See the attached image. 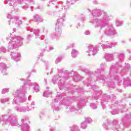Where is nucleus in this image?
Instances as JSON below:
<instances>
[{
    "label": "nucleus",
    "mask_w": 131,
    "mask_h": 131,
    "mask_svg": "<svg viewBox=\"0 0 131 131\" xmlns=\"http://www.w3.org/2000/svg\"><path fill=\"white\" fill-rule=\"evenodd\" d=\"M90 107L92 108V109H97V105H96V104H95L94 103H91L90 104Z\"/></svg>",
    "instance_id": "37998d69"
},
{
    "label": "nucleus",
    "mask_w": 131,
    "mask_h": 131,
    "mask_svg": "<svg viewBox=\"0 0 131 131\" xmlns=\"http://www.w3.org/2000/svg\"><path fill=\"white\" fill-rule=\"evenodd\" d=\"M22 8H23L24 10H27V9H28V6H23V7H22Z\"/></svg>",
    "instance_id": "864d4df0"
},
{
    "label": "nucleus",
    "mask_w": 131,
    "mask_h": 131,
    "mask_svg": "<svg viewBox=\"0 0 131 131\" xmlns=\"http://www.w3.org/2000/svg\"><path fill=\"white\" fill-rule=\"evenodd\" d=\"M40 31L42 34H47L48 33V29L45 27H42L40 29Z\"/></svg>",
    "instance_id": "473e14b6"
},
{
    "label": "nucleus",
    "mask_w": 131,
    "mask_h": 131,
    "mask_svg": "<svg viewBox=\"0 0 131 131\" xmlns=\"http://www.w3.org/2000/svg\"><path fill=\"white\" fill-rule=\"evenodd\" d=\"M24 81V86L19 90H17L12 93V95L14 98L12 100V105H18L20 103H24L25 102V94L26 91L29 90V85L33 86L34 90L36 93H38L39 91V86L37 83H32L30 80H26L25 79H21Z\"/></svg>",
    "instance_id": "20e7f679"
},
{
    "label": "nucleus",
    "mask_w": 131,
    "mask_h": 131,
    "mask_svg": "<svg viewBox=\"0 0 131 131\" xmlns=\"http://www.w3.org/2000/svg\"><path fill=\"white\" fill-rule=\"evenodd\" d=\"M119 62H117L115 66H112L110 68V72L109 77H104L103 75H100L97 77V80H104V83H107L109 88L114 89L115 84L113 81H117L118 85H123L124 88L131 86L130 78L127 77L123 80L118 76V73L115 70V68H121L122 65L121 62L124 61V54L120 53L118 55Z\"/></svg>",
    "instance_id": "f03ea898"
},
{
    "label": "nucleus",
    "mask_w": 131,
    "mask_h": 131,
    "mask_svg": "<svg viewBox=\"0 0 131 131\" xmlns=\"http://www.w3.org/2000/svg\"><path fill=\"white\" fill-rule=\"evenodd\" d=\"M62 33V27L56 26L55 28V34H51L50 36L51 38H58V37H60L61 36V34Z\"/></svg>",
    "instance_id": "a211bd4d"
},
{
    "label": "nucleus",
    "mask_w": 131,
    "mask_h": 131,
    "mask_svg": "<svg viewBox=\"0 0 131 131\" xmlns=\"http://www.w3.org/2000/svg\"><path fill=\"white\" fill-rule=\"evenodd\" d=\"M101 69H98L95 72H91L89 70L85 71V75L88 76V79L83 81L84 85L90 86L92 83H93V80H92V75H95V74H101L102 72L105 70V68H107V66L105 63H102L100 65Z\"/></svg>",
    "instance_id": "6e6552de"
},
{
    "label": "nucleus",
    "mask_w": 131,
    "mask_h": 131,
    "mask_svg": "<svg viewBox=\"0 0 131 131\" xmlns=\"http://www.w3.org/2000/svg\"><path fill=\"white\" fill-rule=\"evenodd\" d=\"M33 37V35H32V34L28 35L27 40H30V39H31V38H32Z\"/></svg>",
    "instance_id": "a18cd8bd"
},
{
    "label": "nucleus",
    "mask_w": 131,
    "mask_h": 131,
    "mask_svg": "<svg viewBox=\"0 0 131 131\" xmlns=\"http://www.w3.org/2000/svg\"><path fill=\"white\" fill-rule=\"evenodd\" d=\"M101 95H102V92L101 91H95L92 96V99L93 100H98V99L100 98V96H101Z\"/></svg>",
    "instance_id": "393cba45"
},
{
    "label": "nucleus",
    "mask_w": 131,
    "mask_h": 131,
    "mask_svg": "<svg viewBox=\"0 0 131 131\" xmlns=\"http://www.w3.org/2000/svg\"><path fill=\"white\" fill-rule=\"evenodd\" d=\"M7 17V19H9V20H8L9 25L15 24L17 26H20L22 24V19L19 16H14V17H12L11 14H8Z\"/></svg>",
    "instance_id": "ddd939ff"
},
{
    "label": "nucleus",
    "mask_w": 131,
    "mask_h": 131,
    "mask_svg": "<svg viewBox=\"0 0 131 131\" xmlns=\"http://www.w3.org/2000/svg\"><path fill=\"white\" fill-rule=\"evenodd\" d=\"M0 117V123L2 122V125L5 126V125H17V116L16 115L11 114L8 116L7 115H2Z\"/></svg>",
    "instance_id": "1a4fd4ad"
},
{
    "label": "nucleus",
    "mask_w": 131,
    "mask_h": 131,
    "mask_svg": "<svg viewBox=\"0 0 131 131\" xmlns=\"http://www.w3.org/2000/svg\"><path fill=\"white\" fill-rule=\"evenodd\" d=\"M73 79L75 81H79V80H80V76H79V74L77 72H75Z\"/></svg>",
    "instance_id": "c756f323"
},
{
    "label": "nucleus",
    "mask_w": 131,
    "mask_h": 131,
    "mask_svg": "<svg viewBox=\"0 0 131 131\" xmlns=\"http://www.w3.org/2000/svg\"><path fill=\"white\" fill-rule=\"evenodd\" d=\"M84 21H85V17H84V16L80 17L76 21V28H79V27H80V22H83Z\"/></svg>",
    "instance_id": "bb28decb"
},
{
    "label": "nucleus",
    "mask_w": 131,
    "mask_h": 131,
    "mask_svg": "<svg viewBox=\"0 0 131 131\" xmlns=\"http://www.w3.org/2000/svg\"><path fill=\"white\" fill-rule=\"evenodd\" d=\"M37 131H40V129H38L37 130Z\"/></svg>",
    "instance_id": "774afa93"
},
{
    "label": "nucleus",
    "mask_w": 131,
    "mask_h": 131,
    "mask_svg": "<svg viewBox=\"0 0 131 131\" xmlns=\"http://www.w3.org/2000/svg\"><path fill=\"white\" fill-rule=\"evenodd\" d=\"M131 118V115L130 114L126 115V119H128V118Z\"/></svg>",
    "instance_id": "603ef678"
},
{
    "label": "nucleus",
    "mask_w": 131,
    "mask_h": 131,
    "mask_svg": "<svg viewBox=\"0 0 131 131\" xmlns=\"http://www.w3.org/2000/svg\"><path fill=\"white\" fill-rule=\"evenodd\" d=\"M33 20L34 22H43V19L41 18V16L35 14L33 16Z\"/></svg>",
    "instance_id": "a878e982"
},
{
    "label": "nucleus",
    "mask_w": 131,
    "mask_h": 131,
    "mask_svg": "<svg viewBox=\"0 0 131 131\" xmlns=\"http://www.w3.org/2000/svg\"><path fill=\"white\" fill-rule=\"evenodd\" d=\"M104 57L106 62H111V61H113V59H114L113 54L110 53H105Z\"/></svg>",
    "instance_id": "b1692460"
},
{
    "label": "nucleus",
    "mask_w": 131,
    "mask_h": 131,
    "mask_svg": "<svg viewBox=\"0 0 131 131\" xmlns=\"http://www.w3.org/2000/svg\"><path fill=\"white\" fill-rule=\"evenodd\" d=\"M28 105L27 106L17 105L14 107L15 111L16 112H19L20 113H26V112H29L31 110L34 109V101H30V96H29L28 98Z\"/></svg>",
    "instance_id": "9d476101"
},
{
    "label": "nucleus",
    "mask_w": 131,
    "mask_h": 131,
    "mask_svg": "<svg viewBox=\"0 0 131 131\" xmlns=\"http://www.w3.org/2000/svg\"><path fill=\"white\" fill-rule=\"evenodd\" d=\"M7 40L9 41L8 47V50H14L16 48H19L23 45V38L22 37L10 34V36L7 37Z\"/></svg>",
    "instance_id": "423d86ee"
},
{
    "label": "nucleus",
    "mask_w": 131,
    "mask_h": 131,
    "mask_svg": "<svg viewBox=\"0 0 131 131\" xmlns=\"http://www.w3.org/2000/svg\"><path fill=\"white\" fill-rule=\"evenodd\" d=\"M26 2L29 3L30 5L31 6H33L35 4L34 0H26Z\"/></svg>",
    "instance_id": "c03bdc74"
},
{
    "label": "nucleus",
    "mask_w": 131,
    "mask_h": 131,
    "mask_svg": "<svg viewBox=\"0 0 131 131\" xmlns=\"http://www.w3.org/2000/svg\"><path fill=\"white\" fill-rule=\"evenodd\" d=\"M85 122L87 124H89V123H92L93 122V120L91 118H86L85 119Z\"/></svg>",
    "instance_id": "58836bf2"
},
{
    "label": "nucleus",
    "mask_w": 131,
    "mask_h": 131,
    "mask_svg": "<svg viewBox=\"0 0 131 131\" xmlns=\"http://www.w3.org/2000/svg\"><path fill=\"white\" fill-rule=\"evenodd\" d=\"M128 40L129 41H131V38H129Z\"/></svg>",
    "instance_id": "69168bd1"
},
{
    "label": "nucleus",
    "mask_w": 131,
    "mask_h": 131,
    "mask_svg": "<svg viewBox=\"0 0 131 131\" xmlns=\"http://www.w3.org/2000/svg\"><path fill=\"white\" fill-rule=\"evenodd\" d=\"M93 4H94V5H98V1H97V0H94L93 1Z\"/></svg>",
    "instance_id": "5fc2aeb1"
},
{
    "label": "nucleus",
    "mask_w": 131,
    "mask_h": 131,
    "mask_svg": "<svg viewBox=\"0 0 131 131\" xmlns=\"http://www.w3.org/2000/svg\"><path fill=\"white\" fill-rule=\"evenodd\" d=\"M57 1L56 0H50L49 1V4H52V5H55V3H56Z\"/></svg>",
    "instance_id": "8fccbe9b"
},
{
    "label": "nucleus",
    "mask_w": 131,
    "mask_h": 131,
    "mask_svg": "<svg viewBox=\"0 0 131 131\" xmlns=\"http://www.w3.org/2000/svg\"><path fill=\"white\" fill-rule=\"evenodd\" d=\"M10 92V89L9 88H5L3 89L2 91V94H7V93H9Z\"/></svg>",
    "instance_id": "ea45409f"
},
{
    "label": "nucleus",
    "mask_w": 131,
    "mask_h": 131,
    "mask_svg": "<svg viewBox=\"0 0 131 131\" xmlns=\"http://www.w3.org/2000/svg\"><path fill=\"white\" fill-rule=\"evenodd\" d=\"M25 0H5L4 4L7 5L8 4L10 7H12V11L14 12H18L19 11L18 4H21L24 3Z\"/></svg>",
    "instance_id": "f8f14e48"
},
{
    "label": "nucleus",
    "mask_w": 131,
    "mask_h": 131,
    "mask_svg": "<svg viewBox=\"0 0 131 131\" xmlns=\"http://www.w3.org/2000/svg\"><path fill=\"white\" fill-rule=\"evenodd\" d=\"M78 51L76 50V49H73L71 52V56L72 58H76L77 56H78Z\"/></svg>",
    "instance_id": "c85d7f7f"
},
{
    "label": "nucleus",
    "mask_w": 131,
    "mask_h": 131,
    "mask_svg": "<svg viewBox=\"0 0 131 131\" xmlns=\"http://www.w3.org/2000/svg\"><path fill=\"white\" fill-rule=\"evenodd\" d=\"M57 71L58 75L53 77L52 82L54 84H56L58 82L60 90H62L64 86L65 80L67 79V74H66V72H63V69H57Z\"/></svg>",
    "instance_id": "0eeeda50"
},
{
    "label": "nucleus",
    "mask_w": 131,
    "mask_h": 131,
    "mask_svg": "<svg viewBox=\"0 0 131 131\" xmlns=\"http://www.w3.org/2000/svg\"><path fill=\"white\" fill-rule=\"evenodd\" d=\"M54 50V48L51 46H46L44 48H42V52H51V51H53Z\"/></svg>",
    "instance_id": "cd10ccee"
},
{
    "label": "nucleus",
    "mask_w": 131,
    "mask_h": 131,
    "mask_svg": "<svg viewBox=\"0 0 131 131\" xmlns=\"http://www.w3.org/2000/svg\"><path fill=\"white\" fill-rule=\"evenodd\" d=\"M116 106H117V102H116L115 104L111 105V108L113 110V111L111 112V113L113 115L118 114L119 112H121V111H122V110L125 108V105L119 106L118 107Z\"/></svg>",
    "instance_id": "2eb2a0df"
},
{
    "label": "nucleus",
    "mask_w": 131,
    "mask_h": 131,
    "mask_svg": "<svg viewBox=\"0 0 131 131\" xmlns=\"http://www.w3.org/2000/svg\"><path fill=\"white\" fill-rule=\"evenodd\" d=\"M76 91H77V92H78V93H83V89L80 88H79L78 86H76Z\"/></svg>",
    "instance_id": "79ce46f5"
},
{
    "label": "nucleus",
    "mask_w": 131,
    "mask_h": 131,
    "mask_svg": "<svg viewBox=\"0 0 131 131\" xmlns=\"http://www.w3.org/2000/svg\"><path fill=\"white\" fill-rule=\"evenodd\" d=\"M1 53H7V49L4 47H0V54Z\"/></svg>",
    "instance_id": "a19ab883"
},
{
    "label": "nucleus",
    "mask_w": 131,
    "mask_h": 131,
    "mask_svg": "<svg viewBox=\"0 0 131 131\" xmlns=\"http://www.w3.org/2000/svg\"><path fill=\"white\" fill-rule=\"evenodd\" d=\"M86 126H88V124L86 123L85 121L81 123V128H82L83 129H85V128H86Z\"/></svg>",
    "instance_id": "72a5a7b5"
},
{
    "label": "nucleus",
    "mask_w": 131,
    "mask_h": 131,
    "mask_svg": "<svg viewBox=\"0 0 131 131\" xmlns=\"http://www.w3.org/2000/svg\"><path fill=\"white\" fill-rule=\"evenodd\" d=\"M130 69V66L128 63H125L124 67L120 72V75L121 76H123L125 75V74H127L128 73V71H129V69Z\"/></svg>",
    "instance_id": "412c9836"
},
{
    "label": "nucleus",
    "mask_w": 131,
    "mask_h": 131,
    "mask_svg": "<svg viewBox=\"0 0 131 131\" xmlns=\"http://www.w3.org/2000/svg\"><path fill=\"white\" fill-rule=\"evenodd\" d=\"M99 49L98 46L90 45L88 46V50L86 51L88 53V56L90 57L91 55L92 56H96L98 54Z\"/></svg>",
    "instance_id": "4468645a"
},
{
    "label": "nucleus",
    "mask_w": 131,
    "mask_h": 131,
    "mask_svg": "<svg viewBox=\"0 0 131 131\" xmlns=\"http://www.w3.org/2000/svg\"><path fill=\"white\" fill-rule=\"evenodd\" d=\"M32 72H34L35 73H36V70H33L31 72H29L27 74L29 76V77L30 76V75H31V73H32Z\"/></svg>",
    "instance_id": "49530a36"
},
{
    "label": "nucleus",
    "mask_w": 131,
    "mask_h": 131,
    "mask_svg": "<svg viewBox=\"0 0 131 131\" xmlns=\"http://www.w3.org/2000/svg\"><path fill=\"white\" fill-rule=\"evenodd\" d=\"M76 2H78V0L67 1L66 5H63V7L60 8L58 11V18L57 20L56 26L59 27H63V26H64V22H65V20H66V14L69 9H70V6L74 5Z\"/></svg>",
    "instance_id": "39448f33"
},
{
    "label": "nucleus",
    "mask_w": 131,
    "mask_h": 131,
    "mask_svg": "<svg viewBox=\"0 0 131 131\" xmlns=\"http://www.w3.org/2000/svg\"><path fill=\"white\" fill-rule=\"evenodd\" d=\"M70 27L71 28V27H72V25H70Z\"/></svg>",
    "instance_id": "0e129e2a"
},
{
    "label": "nucleus",
    "mask_w": 131,
    "mask_h": 131,
    "mask_svg": "<svg viewBox=\"0 0 131 131\" xmlns=\"http://www.w3.org/2000/svg\"><path fill=\"white\" fill-rule=\"evenodd\" d=\"M74 47H75V44L74 43H72V44H70V45H69L68 46V48L67 49H69L70 48H74Z\"/></svg>",
    "instance_id": "09e8293b"
},
{
    "label": "nucleus",
    "mask_w": 131,
    "mask_h": 131,
    "mask_svg": "<svg viewBox=\"0 0 131 131\" xmlns=\"http://www.w3.org/2000/svg\"><path fill=\"white\" fill-rule=\"evenodd\" d=\"M13 31H14V32H16V31L17 30L15 28H14L13 29Z\"/></svg>",
    "instance_id": "680f3d73"
},
{
    "label": "nucleus",
    "mask_w": 131,
    "mask_h": 131,
    "mask_svg": "<svg viewBox=\"0 0 131 131\" xmlns=\"http://www.w3.org/2000/svg\"><path fill=\"white\" fill-rule=\"evenodd\" d=\"M10 56L12 60H14L15 62H18L21 59V54L17 52H12Z\"/></svg>",
    "instance_id": "aec40b11"
},
{
    "label": "nucleus",
    "mask_w": 131,
    "mask_h": 131,
    "mask_svg": "<svg viewBox=\"0 0 131 131\" xmlns=\"http://www.w3.org/2000/svg\"><path fill=\"white\" fill-rule=\"evenodd\" d=\"M44 82H45V84H47V83L48 82V79H47V78H44Z\"/></svg>",
    "instance_id": "6e6d98bb"
},
{
    "label": "nucleus",
    "mask_w": 131,
    "mask_h": 131,
    "mask_svg": "<svg viewBox=\"0 0 131 131\" xmlns=\"http://www.w3.org/2000/svg\"><path fill=\"white\" fill-rule=\"evenodd\" d=\"M51 95H52V92L45 91L43 94V97H45V98H49V96H51Z\"/></svg>",
    "instance_id": "f704fd0d"
},
{
    "label": "nucleus",
    "mask_w": 131,
    "mask_h": 131,
    "mask_svg": "<svg viewBox=\"0 0 131 131\" xmlns=\"http://www.w3.org/2000/svg\"><path fill=\"white\" fill-rule=\"evenodd\" d=\"M102 101L101 103V105L102 106V108L103 109H105L106 108V105L104 103H107V102H109L111 101V97L110 96L107 95V94H103L102 95V98L101 99Z\"/></svg>",
    "instance_id": "6ab92c4d"
},
{
    "label": "nucleus",
    "mask_w": 131,
    "mask_h": 131,
    "mask_svg": "<svg viewBox=\"0 0 131 131\" xmlns=\"http://www.w3.org/2000/svg\"><path fill=\"white\" fill-rule=\"evenodd\" d=\"M41 61L45 64L46 70H48V69H49V67H50V63H49L48 61L43 60V59H41Z\"/></svg>",
    "instance_id": "e433bc0d"
},
{
    "label": "nucleus",
    "mask_w": 131,
    "mask_h": 131,
    "mask_svg": "<svg viewBox=\"0 0 131 131\" xmlns=\"http://www.w3.org/2000/svg\"><path fill=\"white\" fill-rule=\"evenodd\" d=\"M58 102H59V104H61V105L66 106L67 112H77L79 109L83 108V105L85 104V102L82 99H80L79 102L77 101V107H75L70 104V103H72V100L69 98V97H65V93L60 94V93H57L56 99H54L52 103L53 109L56 111L60 110L59 107L56 106Z\"/></svg>",
    "instance_id": "7ed1b4c3"
},
{
    "label": "nucleus",
    "mask_w": 131,
    "mask_h": 131,
    "mask_svg": "<svg viewBox=\"0 0 131 131\" xmlns=\"http://www.w3.org/2000/svg\"><path fill=\"white\" fill-rule=\"evenodd\" d=\"M28 31L31 33L33 32V34H35V38L37 39H39L40 40H41V39H45V35H39V30H35L32 28H29Z\"/></svg>",
    "instance_id": "f3484780"
},
{
    "label": "nucleus",
    "mask_w": 131,
    "mask_h": 131,
    "mask_svg": "<svg viewBox=\"0 0 131 131\" xmlns=\"http://www.w3.org/2000/svg\"><path fill=\"white\" fill-rule=\"evenodd\" d=\"M10 113H11V111L10 110H7V113H8V114H9Z\"/></svg>",
    "instance_id": "052dcab7"
},
{
    "label": "nucleus",
    "mask_w": 131,
    "mask_h": 131,
    "mask_svg": "<svg viewBox=\"0 0 131 131\" xmlns=\"http://www.w3.org/2000/svg\"><path fill=\"white\" fill-rule=\"evenodd\" d=\"M48 15H52L53 14V12L51 11H48Z\"/></svg>",
    "instance_id": "13d9d810"
},
{
    "label": "nucleus",
    "mask_w": 131,
    "mask_h": 131,
    "mask_svg": "<svg viewBox=\"0 0 131 131\" xmlns=\"http://www.w3.org/2000/svg\"><path fill=\"white\" fill-rule=\"evenodd\" d=\"M49 131H55V127H51L49 129Z\"/></svg>",
    "instance_id": "3c124183"
},
{
    "label": "nucleus",
    "mask_w": 131,
    "mask_h": 131,
    "mask_svg": "<svg viewBox=\"0 0 131 131\" xmlns=\"http://www.w3.org/2000/svg\"><path fill=\"white\" fill-rule=\"evenodd\" d=\"M117 42H112L111 43H106V44H102L101 45V47L103 50H105V49H111L113 48V47H115V46H117Z\"/></svg>",
    "instance_id": "5701e85b"
},
{
    "label": "nucleus",
    "mask_w": 131,
    "mask_h": 131,
    "mask_svg": "<svg viewBox=\"0 0 131 131\" xmlns=\"http://www.w3.org/2000/svg\"><path fill=\"white\" fill-rule=\"evenodd\" d=\"M0 70L3 75H7V74H8L7 72L8 70V67L7 66V64L4 62L0 63Z\"/></svg>",
    "instance_id": "4be33fe9"
},
{
    "label": "nucleus",
    "mask_w": 131,
    "mask_h": 131,
    "mask_svg": "<svg viewBox=\"0 0 131 131\" xmlns=\"http://www.w3.org/2000/svg\"><path fill=\"white\" fill-rule=\"evenodd\" d=\"M105 130H109L110 128H112L114 131H120V124L117 120H115L113 122V124H110L109 121L107 123H104L102 125Z\"/></svg>",
    "instance_id": "9b49d317"
},
{
    "label": "nucleus",
    "mask_w": 131,
    "mask_h": 131,
    "mask_svg": "<svg viewBox=\"0 0 131 131\" xmlns=\"http://www.w3.org/2000/svg\"><path fill=\"white\" fill-rule=\"evenodd\" d=\"M116 26H117V27H119V26H121V25L123 24V23L122 22V21H120V20L119 19H116Z\"/></svg>",
    "instance_id": "c9c22d12"
},
{
    "label": "nucleus",
    "mask_w": 131,
    "mask_h": 131,
    "mask_svg": "<svg viewBox=\"0 0 131 131\" xmlns=\"http://www.w3.org/2000/svg\"><path fill=\"white\" fill-rule=\"evenodd\" d=\"M11 100V98L7 97L6 98L0 99V103L2 104H5V103L9 102V101Z\"/></svg>",
    "instance_id": "2f4dec72"
},
{
    "label": "nucleus",
    "mask_w": 131,
    "mask_h": 131,
    "mask_svg": "<svg viewBox=\"0 0 131 131\" xmlns=\"http://www.w3.org/2000/svg\"><path fill=\"white\" fill-rule=\"evenodd\" d=\"M129 59L131 60V56L129 57Z\"/></svg>",
    "instance_id": "338daca9"
},
{
    "label": "nucleus",
    "mask_w": 131,
    "mask_h": 131,
    "mask_svg": "<svg viewBox=\"0 0 131 131\" xmlns=\"http://www.w3.org/2000/svg\"><path fill=\"white\" fill-rule=\"evenodd\" d=\"M84 33L85 35H90V34H91V31H90L89 30H86L85 31Z\"/></svg>",
    "instance_id": "de8ad7c7"
},
{
    "label": "nucleus",
    "mask_w": 131,
    "mask_h": 131,
    "mask_svg": "<svg viewBox=\"0 0 131 131\" xmlns=\"http://www.w3.org/2000/svg\"><path fill=\"white\" fill-rule=\"evenodd\" d=\"M71 131H80L79 129V127L77 125H74L72 127H70Z\"/></svg>",
    "instance_id": "7c9ffc66"
},
{
    "label": "nucleus",
    "mask_w": 131,
    "mask_h": 131,
    "mask_svg": "<svg viewBox=\"0 0 131 131\" xmlns=\"http://www.w3.org/2000/svg\"><path fill=\"white\" fill-rule=\"evenodd\" d=\"M53 71H54V69L52 68L51 69V72H50V75H51V74H52L53 73Z\"/></svg>",
    "instance_id": "4d7b16f0"
},
{
    "label": "nucleus",
    "mask_w": 131,
    "mask_h": 131,
    "mask_svg": "<svg viewBox=\"0 0 131 131\" xmlns=\"http://www.w3.org/2000/svg\"><path fill=\"white\" fill-rule=\"evenodd\" d=\"M63 56H61L58 57L55 60V64H58V63H60L61 61L62 60V59H63Z\"/></svg>",
    "instance_id": "4c0bfd02"
},
{
    "label": "nucleus",
    "mask_w": 131,
    "mask_h": 131,
    "mask_svg": "<svg viewBox=\"0 0 131 131\" xmlns=\"http://www.w3.org/2000/svg\"><path fill=\"white\" fill-rule=\"evenodd\" d=\"M21 124L19 125L18 124V119L17 118V125H14V126H21V131H29V125L27 124V121L26 119H22L21 120Z\"/></svg>",
    "instance_id": "dca6fc26"
},
{
    "label": "nucleus",
    "mask_w": 131,
    "mask_h": 131,
    "mask_svg": "<svg viewBox=\"0 0 131 131\" xmlns=\"http://www.w3.org/2000/svg\"><path fill=\"white\" fill-rule=\"evenodd\" d=\"M91 86L93 88V90H95V89H94V88H96V86H96V85H92Z\"/></svg>",
    "instance_id": "bf43d9fd"
},
{
    "label": "nucleus",
    "mask_w": 131,
    "mask_h": 131,
    "mask_svg": "<svg viewBox=\"0 0 131 131\" xmlns=\"http://www.w3.org/2000/svg\"><path fill=\"white\" fill-rule=\"evenodd\" d=\"M113 100H114V99H115V96H113Z\"/></svg>",
    "instance_id": "e2e57ef3"
},
{
    "label": "nucleus",
    "mask_w": 131,
    "mask_h": 131,
    "mask_svg": "<svg viewBox=\"0 0 131 131\" xmlns=\"http://www.w3.org/2000/svg\"><path fill=\"white\" fill-rule=\"evenodd\" d=\"M93 17H91L89 23H91L95 28H100L108 36H114L117 35V32L112 24H109L110 17L107 12L96 9L92 11Z\"/></svg>",
    "instance_id": "f257e3e1"
}]
</instances>
